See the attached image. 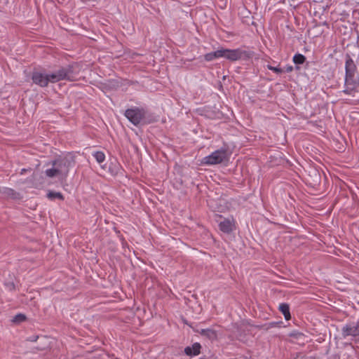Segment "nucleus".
<instances>
[{
    "label": "nucleus",
    "instance_id": "16",
    "mask_svg": "<svg viewBox=\"0 0 359 359\" xmlns=\"http://www.w3.org/2000/svg\"><path fill=\"white\" fill-rule=\"evenodd\" d=\"M3 194L8 198L15 199L18 196V194L13 189L6 187L3 190Z\"/></svg>",
    "mask_w": 359,
    "mask_h": 359
},
{
    "label": "nucleus",
    "instance_id": "20",
    "mask_svg": "<svg viewBox=\"0 0 359 359\" xmlns=\"http://www.w3.org/2000/svg\"><path fill=\"white\" fill-rule=\"evenodd\" d=\"M267 68L276 74H280L283 72V70L279 67H275L271 65H267Z\"/></svg>",
    "mask_w": 359,
    "mask_h": 359
},
{
    "label": "nucleus",
    "instance_id": "6",
    "mask_svg": "<svg viewBox=\"0 0 359 359\" xmlns=\"http://www.w3.org/2000/svg\"><path fill=\"white\" fill-rule=\"evenodd\" d=\"M344 92L353 97L355 96L359 93V76L345 79V89Z\"/></svg>",
    "mask_w": 359,
    "mask_h": 359
},
{
    "label": "nucleus",
    "instance_id": "21",
    "mask_svg": "<svg viewBox=\"0 0 359 359\" xmlns=\"http://www.w3.org/2000/svg\"><path fill=\"white\" fill-rule=\"evenodd\" d=\"M287 72H292V67H289L287 69Z\"/></svg>",
    "mask_w": 359,
    "mask_h": 359
},
{
    "label": "nucleus",
    "instance_id": "3",
    "mask_svg": "<svg viewBox=\"0 0 359 359\" xmlns=\"http://www.w3.org/2000/svg\"><path fill=\"white\" fill-rule=\"evenodd\" d=\"M227 158V153L224 149H218L209 156L204 157L201 163L203 165H212L221 163Z\"/></svg>",
    "mask_w": 359,
    "mask_h": 359
},
{
    "label": "nucleus",
    "instance_id": "18",
    "mask_svg": "<svg viewBox=\"0 0 359 359\" xmlns=\"http://www.w3.org/2000/svg\"><path fill=\"white\" fill-rule=\"evenodd\" d=\"M93 156L98 163H102L105 161V154L102 151H95L93 154Z\"/></svg>",
    "mask_w": 359,
    "mask_h": 359
},
{
    "label": "nucleus",
    "instance_id": "5",
    "mask_svg": "<svg viewBox=\"0 0 359 359\" xmlns=\"http://www.w3.org/2000/svg\"><path fill=\"white\" fill-rule=\"evenodd\" d=\"M126 117L135 126H137L144 117V111L142 109L133 107L125 111Z\"/></svg>",
    "mask_w": 359,
    "mask_h": 359
},
{
    "label": "nucleus",
    "instance_id": "19",
    "mask_svg": "<svg viewBox=\"0 0 359 359\" xmlns=\"http://www.w3.org/2000/svg\"><path fill=\"white\" fill-rule=\"evenodd\" d=\"M25 319H26L25 316V315H23V314L20 313V314L16 315V316L14 317L13 321H14V322H18V323H20V322H23V321H25Z\"/></svg>",
    "mask_w": 359,
    "mask_h": 359
},
{
    "label": "nucleus",
    "instance_id": "10",
    "mask_svg": "<svg viewBox=\"0 0 359 359\" xmlns=\"http://www.w3.org/2000/svg\"><path fill=\"white\" fill-rule=\"evenodd\" d=\"M201 344L199 343H195L192 346H187L184 348V353L187 355H197L200 353Z\"/></svg>",
    "mask_w": 359,
    "mask_h": 359
},
{
    "label": "nucleus",
    "instance_id": "2",
    "mask_svg": "<svg viewBox=\"0 0 359 359\" xmlns=\"http://www.w3.org/2000/svg\"><path fill=\"white\" fill-rule=\"evenodd\" d=\"M51 165L58 170L61 177H66L70 168L75 165L74 156L71 153H67L55 158L51 162Z\"/></svg>",
    "mask_w": 359,
    "mask_h": 359
},
{
    "label": "nucleus",
    "instance_id": "7",
    "mask_svg": "<svg viewBox=\"0 0 359 359\" xmlns=\"http://www.w3.org/2000/svg\"><path fill=\"white\" fill-rule=\"evenodd\" d=\"M342 334L344 337L348 336H359V320L356 323L346 325L343 327Z\"/></svg>",
    "mask_w": 359,
    "mask_h": 359
},
{
    "label": "nucleus",
    "instance_id": "15",
    "mask_svg": "<svg viewBox=\"0 0 359 359\" xmlns=\"http://www.w3.org/2000/svg\"><path fill=\"white\" fill-rule=\"evenodd\" d=\"M47 198L50 200L53 201L55 199H59L60 201H63L65 199L64 196L60 192H56L53 191H49L47 194Z\"/></svg>",
    "mask_w": 359,
    "mask_h": 359
},
{
    "label": "nucleus",
    "instance_id": "8",
    "mask_svg": "<svg viewBox=\"0 0 359 359\" xmlns=\"http://www.w3.org/2000/svg\"><path fill=\"white\" fill-rule=\"evenodd\" d=\"M235 220L231 218L224 219L219 224V230L225 233H230L235 229Z\"/></svg>",
    "mask_w": 359,
    "mask_h": 359
},
{
    "label": "nucleus",
    "instance_id": "4",
    "mask_svg": "<svg viewBox=\"0 0 359 359\" xmlns=\"http://www.w3.org/2000/svg\"><path fill=\"white\" fill-rule=\"evenodd\" d=\"M222 57L230 61H236L247 56V52L240 48L228 49L221 48Z\"/></svg>",
    "mask_w": 359,
    "mask_h": 359
},
{
    "label": "nucleus",
    "instance_id": "12",
    "mask_svg": "<svg viewBox=\"0 0 359 359\" xmlns=\"http://www.w3.org/2000/svg\"><path fill=\"white\" fill-rule=\"evenodd\" d=\"M279 310L283 314L285 319L286 320H289L291 318L290 313V307L287 304H280L279 305Z\"/></svg>",
    "mask_w": 359,
    "mask_h": 359
},
{
    "label": "nucleus",
    "instance_id": "9",
    "mask_svg": "<svg viewBox=\"0 0 359 359\" xmlns=\"http://www.w3.org/2000/svg\"><path fill=\"white\" fill-rule=\"evenodd\" d=\"M345 69H346V79H348L351 77H355V72L356 69V67H355V65L353 60L351 57H348L346 60Z\"/></svg>",
    "mask_w": 359,
    "mask_h": 359
},
{
    "label": "nucleus",
    "instance_id": "14",
    "mask_svg": "<svg viewBox=\"0 0 359 359\" xmlns=\"http://www.w3.org/2000/svg\"><path fill=\"white\" fill-rule=\"evenodd\" d=\"M45 174L48 177H61V175L59 173L58 170L52 165L50 168L46 169L45 171Z\"/></svg>",
    "mask_w": 359,
    "mask_h": 359
},
{
    "label": "nucleus",
    "instance_id": "13",
    "mask_svg": "<svg viewBox=\"0 0 359 359\" xmlns=\"http://www.w3.org/2000/svg\"><path fill=\"white\" fill-rule=\"evenodd\" d=\"M221 55H221V49H219L216 51L208 53L205 54L204 55V59L206 61L210 62V61L214 60L215 59L222 57Z\"/></svg>",
    "mask_w": 359,
    "mask_h": 359
},
{
    "label": "nucleus",
    "instance_id": "1",
    "mask_svg": "<svg viewBox=\"0 0 359 359\" xmlns=\"http://www.w3.org/2000/svg\"><path fill=\"white\" fill-rule=\"evenodd\" d=\"M72 69V66H68L48 74L34 71L32 79L34 83L43 88L46 87L49 83H56L62 80L74 81L75 76L73 75Z\"/></svg>",
    "mask_w": 359,
    "mask_h": 359
},
{
    "label": "nucleus",
    "instance_id": "11",
    "mask_svg": "<svg viewBox=\"0 0 359 359\" xmlns=\"http://www.w3.org/2000/svg\"><path fill=\"white\" fill-rule=\"evenodd\" d=\"M200 334L210 340H214L217 338V332L212 329H202L200 331Z\"/></svg>",
    "mask_w": 359,
    "mask_h": 359
},
{
    "label": "nucleus",
    "instance_id": "17",
    "mask_svg": "<svg viewBox=\"0 0 359 359\" xmlns=\"http://www.w3.org/2000/svg\"><path fill=\"white\" fill-rule=\"evenodd\" d=\"M292 60L296 65H302L306 60V57L302 54L297 53L294 55Z\"/></svg>",
    "mask_w": 359,
    "mask_h": 359
}]
</instances>
